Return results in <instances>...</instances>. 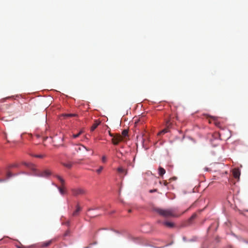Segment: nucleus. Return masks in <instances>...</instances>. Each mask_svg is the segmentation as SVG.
<instances>
[{"mask_svg":"<svg viewBox=\"0 0 248 248\" xmlns=\"http://www.w3.org/2000/svg\"><path fill=\"white\" fill-rule=\"evenodd\" d=\"M154 210L164 217H178L180 215H177L174 209H163L159 208H155Z\"/></svg>","mask_w":248,"mask_h":248,"instance_id":"1","label":"nucleus"},{"mask_svg":"<svg viewBox=\"0 0 248 248\" xmlns=\"http://www.w3.org/2000/svg\"><path fill=\"white\" fill-rule=\"evenodd\" d=\"M109 135L112 137V142L114 145H118L121 141H123V137L120 134H113L109 132Z\"/></svg>","mask_w":248,"mask_h":248,"instance_id":"2","label":"nucleus"},{"mask_svg":"<svg viewBox=\"0 0 248 248\" xmlns=\"http://www.w3.org/2000/svg\"><path fill=\"white\" fill-rule=\"evenodd\" d=\"M51 174V173L49 170H46L43 171H38L35 175L40 177H47L50 175Z\"/></svg>","mask_w":248,"mask_h":248,"instance_id":"3","label":"nucleus"},{"mask_svg":"<svg viewBox=\"0 0 248 248\" xmlns=\"http://www.w3.org/2000/svg\"><path fill=\"white\" fill-rule=\"evenodd\" d=\"M56 177L60 181V182L61 183L62 186V187H58V189H59V190L60 191V192L62 194H64V188H63V186H64V185L65 184V181H64L63 179H62L61 176H60L59 175H56Z\"/></svg>","mask_w":248,"mask_h":248,"instance_id":"4","label":"nucleus"},{"mask_svg":"<svg viewBox=\"0 0 248 248\" xmlns=\"http://www.w3.org/2000/svg\"><path fill=\"white\" fill-rule=\"evenodd\" d=\"M16 166H17L16 165H11L7 167L6 170V178L5 180L9 179V178L11 177L12 176H13L14 175V174H13L11 173V172L9 170V169L10 168H12V167H16Z\"/></svg>","mask_w":248,"mask_h":248,"instance_id":"5","label":"nucleus"},{"mask_svg":"<svg viewBox=\"0 0 248 248\" xmlns=\"http://www.w3.org/2000/svg\"><path fill=\"white\" fill-rule=\"evenodd\" d=\"M73 195L74 196H78L79 195H81L84 193V191L83 189L81 188H77L74 189L72 190Z\"/></svg>","mask_w":248,"mask_h":248,"instance_id":"6","label":"nucleus"},{"mask_svg":"<svg viewBox=\"0 0 248 248\" xmlns=\"http://www.w3.org/2000/svg\"><path fill=\"white\" fill-rule=\"evenodd\" d=\"M166 126H167V127L166 128H164V129L161 130L158 133V135L164 134L165 133H167L168 132V131H169L168 128L169 127H170V126H171V123L169 121L167 122V123H166Z\"/></svg>","mask_w":248,"mask_h":248,"instance_id":"7","label":"nucleus"},{"mask_svg":"<svg viewBox=\"0 0 248 248\" xmlns=\"http://www.w3.org/2000/svg\"><path fill=\"white\" fill-rule=\"evenodd\" d=\"M118 173L126 175L127 173V170L124 169L122 167H119L117 170Z\"/></svg>","mask_w":248,"mask_h":248,"instance_id":"8","label":"nucleus"},{"mask_svg":"<svg viewBox=\"0 0 248 248\" xmlns=\"http://www.w3.org/2000/svg\"><path fill=\"white\" fill-rule=\"evenodd\" d=\"M100 124V121H99L97 120H95L93 124V125L92 126V127L91 128V131H94L97 128V127Z\"/></svg>","mask_w":248,"mask_h":248,"instance_id":"9","label":"nucleus"},{"mask_svg":"<svg viewBox=\"0 0 248 248\" xmlns=\"http://www.w3.org/2000/svg\"><path fill=\"white\" fill-rule=\"evenodd\" d=\"M233 176L235 178H239L240 175V171L238 169H235L232 171Z\"/></svg>","mask_w":248,"mask_h":248,"instance_id":"10","label":"nucleus"},{"mask_svg":"<svg viewBox=\"0 0 248 248\" xmlns=\"http://www.w3.org/2000/svg\"><path fill=\"white\" fill-rule=\"evenodd\" d=\"M52 243V240H48L46 242H42L40 244V246L42 248L47 247L49 246Z\"/></svg>","mask_w":248,"mask_h":248,"instance_id":"11","label":"nucleus"},{"mask_svg":"<svg viewBox=\"0 0 248 248\" xmlns=\"http://www.w3.org/2000/svg\"><path fill=\"white\" fill-rule=\"evenodd\" d=\"M81 207L78 205H77L76 207V210L73 213L72 216H77L78 215L79 212L81 211Z\"/></svg>","mask_w":248,"mask_h":248,"instance_id":"12","label":"nucleus"},{"mask_svg":"<svg viewBox=\"0 0 248 248\" xmlns=\"http://www.w3.org/2000/svg\"><path fill=\"white\" fill-rule=\"evenodd\" d=\"M166 173L165 170L161 167V166H159L158 168V173L159 175L161 177L163 176V175Z\"/></svg>","mask_w":248,"mask_h":248,"instance_id":"13","label":"nucleus"},{"mask_svg":"<svg viewBox=\"0 0 248 248\" xmlns=\"http://www.w3.org/2000/svg\"><path fill=\"white\" fill-rule=\"evenodd\" d=\"M162 224L169 228H173L174 226V224L170 222L165 221L163 222Z\"/></svg>","mask_w":248,"mask_h":248,"instance_id":"14","label":"nucleus"},{"mask_svg":"<svg viewBox=\"0 0 248 248\" xmlns=\"http://www.w3.org/2000/svg\"><path fill=\"white\" fill-rule=\"evenodd\" d=\"M83 149H85L87 151H89V149L87 148L85 146H84V145H83L82 144H79V145H78V147L76 148V149L77 151H81Z\"/></svg>","mask_w":248,"mask_h":248,"instance_id":"15","label":"nucleus"},{"mask_svg":"<svg viewBox=\"0 0 248 248\" xmlns=\"http://www.w3.org/2000/svg\"><path fill=\"white\" fill-rule=\"evenodd\" d=\"M78 115L76 113H65L63 114L62 115V116L68 118V117H75L77 116Z\"/></svg>","mask_w":248,"mask_h":248,"instance_id":"16","label":"nucleus"},{"mask_svg":"<svg viewBox=\"0 0 248 248\" xmlns=\"http://www.w3.org/2000/svg\"><path fill=\"white\" fill-rule=\"evenodd\" d=\"M128 131L127 129H124L123 131L121 136L123 137V140H124V139L128 136Z\"/></svg>","mask_w":248,"mask_h":248,"instance_id":"17","label":"nucleus"},{"mask_svg":"<svg viewBox=\"0 0 248 248\" xmlns=\"http://www.w3.org/2000/svg\"><path fill=\"white\" fill-rule=\"evenodd\" d=\"M62 165L68 169H70L72 166V164L70 162L62 163Z\"/></svg>","mask_w":248,"mask_h":248,"instance_id":"18","label":"nucleus"},{"mask_svg":"<svg viewBox=\"0 0 248 248\" xmlns=\"http://www.w3.org/2000/svg\"><path fill=\"white\" fill-rule=\"evenodd\" d=\"M82 133V131L81 130L79 133H78V134H74L73 135V138L74 139H76Z\"/></svg>","mask_w":248,"mask_h":248,"instance_id":"19","label":"nucleus"},{"mask_svg":"<svg viewBox=\"0 0 248 248\" xmlns=\"http://www.w3.org/2000/svg\"><path fill=\"white\" fill-rule=\"evenodd\" d=\"M31 155V156H34L35 157H37V158H43L45 155H31V154H30Z\"/></svg>","mask_w":248,"mask_h":248,"instance_id":"20","label":"nucleus"},{"mask_svg":"<svg viewBox=\"0 0 248 248\" xmlns=\"http://www.w3.org/2000/svg\"><path fill=\"white\" fill-rule=\"evenodd\" d=\"M196 217V214H193L190 217V218L189 219V222H191L192 221L193 219H194L195 218V217Z\"/></svg>","mask_w":248,"mask_h":248,"instance_id":"21","label":"nucleus"},{"mask_svg":"<svg viewBox=\"0 0 248 248\" xmlns=\"http://www.w3.org/2000/svg\"><path fill=\"white\" fill-rule=\"evenodd\" d=\"M70 230H68L64 233V236H69V235H70Z\"/></svg>","mask_w":248,"mask_h":248,"instance_id":"22","label":"nucleus"},{"mask_svg":"<svg viewBox=\"0 0 248 248\" xmlns=\"http://www.w3.org/2000/svg\"><path fill=\"white\" fill-rule=\"evenodd\" d=\"M103 170V167H102V166H100V167H99V168L96 170V172H97L98 173H100L102 171V170Z\"/></svg>","mask_w":248,"mask_h":248,"instance_id":"23","label":"nucleus"},{"mask_svg":"<svg viewBox=\"0 0 248 248\" xmlns=\"http://www.w3.org/2000/svg\"><path fill=\"white\" fill-rule=\"evenodd\" d=\"M102 161L103 162V163H106V161H107V157L105 155H104L102 156Z\"/></svg>","mask_w":248,"mask_h":248,"instance_id":"24","label":"nucleus"},{"mask_svg":"<svg viewBox=\"0 0 248 248\" xmlns=\"http://www.w3.org/2000/svg\"><path fill=\"white\" fill-rule=\"evenodd\" d=\"M163 184H164V186H167L168 185V183L166 181H164L163 182Z\"/></svg>","mask_w":248,"mask_h":248,"instance_id":"25","label":"nucleus"},{"mask_svg":"<svg viewBox=\"0 0 248 248\" xmlns=\"http://www.w3.org/2000/svg\"><path fill=\"white\" fill-rule=\"evenodd\" d=\"M65 224L67 226H69L70 225V221H67V222H65Z\"/></svg>","mask_w":248,"mask_h":248,"instance_id":"26","label":"nucleus"},{"mask_svg":"<svg viewBox=\"0 0 248 248\" xmlns=\"http://www.w3.org/2000/svg\"><path fill=\"white\" fill-rule=\"evenodd\" d=\"M156 191V189L150 190V193H153V192H155V191Z\"/></svg>","mask_w":248,"mask_h":248,"instance_id":"27","label":"nucleus"},{"mask_svg":"<svg viewBox=\"0 0 248 248\" xmlns=\"http://www.w3.org/2000/svg\"><path fill=\"white\" fill-rule=\"evenodd\" d=\"M131 212V210H128V212H129V213H130V212Z\"/></svg>","mask_w":248,"mask_h":248,"instance_id":"28","label":"nucleus"},{"mask_svg":"<svg viewBox=\"0 0 248 248\" xmlns=\"http://www.w3.org/2000/svg\"><path fill=\"white\" fill-rule=\"evenodd\" d=\"M2 181H3V180H2V179H1L0 182H2Z\"/></svg>","mask_w":248,"mask_h":248,"instance_id":"29","label":"nucleus"}]
</instances>
